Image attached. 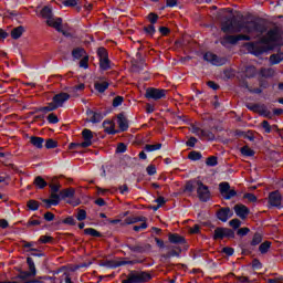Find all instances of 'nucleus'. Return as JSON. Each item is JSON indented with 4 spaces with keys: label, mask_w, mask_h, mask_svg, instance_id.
<instances>
[{
    "label": "nucleus",
    "mask_w": 283,
    "mask_h": 283,
    "mask_svg": "<svg viewBox=\"0 0 283 283\" xmlns=\"http://www.w3.org/2000/svg\"><path fill=\"white\" fill-rule=\"evenodd\" d=\"M60 196L61 198L65 199V198H73L74 196V190L73 188H69V189H65V190H62L60 192Z\"/></svg>",
    "instance_id": "36"
},
{
    "label": "nucleus",
    "mask_w": 283,
    "mask_h": 283,
    "mask_svg": "<svg viewBox=\"0 0 283 283\" xmlns=\"http://www.w3.org/2000/svg\"><path fill=\"white\" fill-rule=\"evenodd\" d=\"M63 223L71 227H74L76 224L73 217H66V219L63 220Z\"/></svg>",
    "instance_id": "59"
},
{
    "label": "nucleus",
    "mask_w": 283,
    "mask_h": 283,
    "mask_svg": "<svg viewBox=\"0 0 283 283\" xmlns=\"http://www.w3.org/2000/svg\"><path fill=\"white\" fill-rule=\"evenodd\" d=\"M28 208L31 211H38L39 210V202L36 200H29Z\"/></svg>",
    "instance_id": "42"
},
{
    "label": "nucleus",
    "mask_w": 283,
    "mask_h": 283,
    "mask_svg": "<svg viewBox=\"0 0 283 283\" xmlns=\"http://www.w3.org/2000/svg\"><path fill=\"white\" fill-rule=\"evenodd\" d=\"M282 61H283L282 52H277L276 54L270 55V65H277Z\"/></svg>",
    "instance_id": "25"
},
{
    "label": "nucleus",
    "mask_w": 283,
    "mask_h": 283,
    "mask_svg": "<svg viewBox=\"0 0 283 283\" xmlns=\"http://www.w3.org/2000/svg\"><path fill=\"white\" fill-rule=\"evenodd\" d=\"M43 202L49 206H57L59 205V195L51 193V197L49 199H45Z\"/></svg>",
    "instance_id": "27"
},
{
    "label": "nucleus",
    "mask_w": 283,
    "mask_h": 283,
    "mask_svg": "<svg viewBox=\"0 0 283 283\" xmlns=\"http://www.w3.org/2000/svg\"><path fill=\"white\" fill-rule=\"evenodd\" d=\"M197 198H199L201 202H208L211 199L209 187L205 186L201 181H197Z\"/></svg>",
    "instance_id": "6"
},
{
    "label": "nucleus",
    "mask_w": 283,
    "mask_h": 283,
    "mask_svg": "<svg viewBox=\"0 0 283 283\" xmlns=\"http://www.w3.org/2000/svg\"><path fill=\"white\" fill-rule=\"evenodd\" d=\"M180 253H181V249L176 248L175 250L169 251V253L164 254V258L166 259L178 258Z\"/></svg>",
    "instance_id": "37"
},
{
    "label": "nucleus",
    "mask_w": 283,
    "mask_h": 283,
    "mask_svg": "<svg viewBox=\"0 0 283 283\" xmlns=\"http://www.w3.org/2000/svg\"><path fill=\"white\" fill-rule=\"evenodd\" d=\"M247 51H249L250 54L255 56H259L260 54H262V52H264V50L260 48L259 42L247 43Z\"/></svg>",
    "instance_id": "16"
},
{
    "label": "nucleus",
    "mask_w": 283,
    "mask_h": 283,
    "mask_svg": "<svg viewBox=\"0 0 283 283\" xmlns=\"http://www.w3.org/2000/svg\"><path fill=\"white\" fill-rule=\"evenodd\" d=\"M222 253L227 254V256H232L234 250L232 248H222Z\"/></svg>",
    "instance_id": "62"
},
{
    "label": "nucleus",
    "mask_w": 283,
    "mask_h": 283,
    "mask_svg": "<svg viewBox=\"0 0 283 283\" xmlns=\"http://www.w3.org/2000/svg\"><path fill=\"white\" fill-rule=\"evenodd\" d=\"M144 31H146L148 35H154L156 33V28L154 24H149L148 27L144 28Z\"/></svg>",
    "instance_id": "52"
},
{
    "label": "nucleus",
    "mask_w": 283,
    "mask_h": 283,
    "mask_svg": "<svg viewBox=\"0 0 283 283\" xmlns=\"http://www.w3.org/2000/svg\"><path fill=\"white\" fill-rule=\"evenodd\" d=\"M229 226L232 229H239L240 228V220L239 219H232V220H230Z\"/></svg>",
    "instance_id": "53"
},
{
    "label": "nucleus",
    "mask_w": 283,
    "mask_h": 283,
    "mask_svg": "<svg viewBox=\"0 0 283 283\" xmlns=\"http://www.w3.org/2000/svg\"><path fill=\"white\" fill-rule=\"evenodd\" d=\"M146 171L148 172V176H154V175H156V166L149 165V166L146 168Z\"/></svg>",
    "instance_id": "60"
},
{
    "label": "nucleus",
    "mask_w": 283,
    "mask_h": 283,
    "mask_svg": "<svg viewBox=\"0 0 283 283\" xmlns=\"http://www.w3.org/2000/svg\"><path fill=\"white\" fill-rule=\"evenodd\" d=\"M239 41H251V36L250 35H243V34L227 35V36H224V39H222L221 43H222V45H227V44L234 45Z\"/></svg>",
    "instance_id": "10"
},
{
    "label": "nucleus",
    "mask_w": 283,
    "mask_h": 283,
    "mask_svg": "<svg viewBox=\"0 0 283 283\" xmlns=\"http://www.w3.org/2000/svg\"><path fill=\"white\" fill-rule=\"evenodd\" d=\"M166 94H167V91L160 90V88L149 87L148 90H146V98L148 99H154V101L163 99L164 97H166Z\"/></svg>",
    "instance_id": "9"
},
{
    "label": "nucleus",
    "mask_w": 283,
    "mask_h": 283,
    "mask_svg": "<svg viewBox=\"0 0 283 283\" xmlns=\"http://www.w3.org/2000/svg\"><path fill=\"white\" fill-rule=\"evenodd\" d=\"M249 232H251V230L249 228H240L237 232V234L239 237H245L247 234H249Z\"/></svg>",
    "instance_id": "57"
},
{
    "label": "nucleus",
    "mask_w": 283,
    "mask_h": 283,
    "mask_svg": "<svg viewBox=\"0 0 283 283\" xmlns=\"http://www.w3.org/2000/svg\"><path fill=\"white\" fill-rule=\"evenodd\" d=\"M78 66L83 70H87L88 69V56H84L83 60H81V62H78Z\"/></svg>",
    "instance_id": "47"
},
{
    "label": "nucleus",
    "mask_w": 283,
    "mask_h": 283,
    "mask_svg": "<svg viewBox=\"0 0 283 283\" xmlns=\"http://www.w3.org/2000/svg\"><path fill=\"white\" fill-rule=\"evenodd\" d=\"M240 154L244 157H252L254 156V150L249 146H244L240 148Z\"/></svg>",
    "instance_id": "32"
},
{
    "label": "nucleus",
    "mask_w": 283,
    "mask_h": 283,
    "mask_svg": "<svg viewBox=\"0 0 283 283\" xmlns=\"http://www.w3.org/2000/svg\"><path fill=\"white\" fill-rule=\"evenodd\" d=\"M198 135L201 136L202 138H207L209 140H213L214 135L213 133L207 132V130H199Z\"/></svg>",
    "instance_id": "39"
},
{
    "label": "nucleus",
    "mask_w": 283,
    "mask_h": 283,
    "mask_svg": "<svg viewBox=\"0 0 283 283\" xmlns=\"http://www.w3.org/2000/svg\"><path fill=\"white\" fill-rule=\"evenodd\" d=\"M123 102H124V97H122V96H116V97H114V99L112 101V107H119Z\"/></svg>",
    "instance_id": "44"
},
{
    "label": "nucleus",
    "mask_w": 283,
    "mask_h": 283,
    "mask_svg": "<svg viewBox=\"0 0 283 283\" xmlns=\"http://www.w3.org/2000/svg\"><path fill=\"white\" fill-rule=\"evenodd\" d=\"M212 238L214 240H221L224 238H234V232L231 229L217 228V229H214V234Z\"/></svg>",
    "instance_id": "12"
},
{
    "label": "nucleus",
    "mask_w": 283,
    "mask_h": 283,
    "mask_svg": "<svg viewBox=\"0 0 283 283\" xmlns=\"http://www.w3.org/2000/svg\"><path fill=\"white\" fill-rule=\"evenodd\" d=\"M102 127L104 128V132H106V134L114 135L117 133L116 129H114V122L112 120H105L104 123H102Z\"/></svg>",
    "instance_id": "23"
},
{
    "label": "nucleus",
    "mask_w": 283,
    "mask_h": 283,
    "mask_svg": "<svg viewBox=\"0 0 283 283\" xmlns=\"http://www.w3.org/2000/svg\"><path fill=\"white\" fill-rule=\"evenodd\" d=\"M28 266L29 271L21 272L18 280L11 282L0 281V283H38V281L23 282L25 279L35 277V275L38 274V270L35 269V263L33 262V259L28 258Z\"/></svg>",
    "instance_id": "3"
},
{
    "label": "nucleus",
    "mask_w": 283,
    "mask_h": 283,
    "mask_svg": "<svg viewBox=\"0 0 283 283\" xmlns=\"http://www.w3.org/2000/svg\"><path fill=\"white\" fill-rule=\"evenodd\" d=\"M41 17H43V19H53V12L51 8L44 7L43 9H41Z\"/></svg>",
    "instance_id": "33"
},
{
    "label": "nucleus",
    "mask_w": 283,
    "mask_h": 283,
    "mask_svg": "<svg viewBox=\"0 0 283 283\" xmlns=\"http://www.w3.org/2000/svg\"><path fill=\"white\" fill-rule=\"evenodd\" d=\"M146 221H147L146 217H128L124 219V222L122 223V226H132L139 222L146 223Z\"/></svg>",
    "instance_id": "19"
},
{
    "label": "nucleus",
    "mask_w": 283,
    "mask_h": 283,
    "mask_svg": "<svg viewBox=\"0 0 283 283\" xmlns=\"http://www.w3.org/2000/svg\"><path fill=\"white\" fill-rule=\"evenodd\" d=\"M203 60L211 63V65L213 66H222L227 62L226 59L219 57L217 54H213L211 52L205 53Z\"/></svg>",
    "instance_id": "11"
},
{
    "label": "nucleus",
    "mask_w": 283,
    "mask_h": 283,
    "mask_svg": "<svg viewBox=\"0 0 283 283\" xmlns=\"http://www.w3.org/2000/svg\"><path fill=\"white\" fill-rule=\"evenodd\" d=\"M275 74V71L273 69H262L260 70V76L270 78L273 77Z\"/></svg>",
    "instance_id": "29"
},
{
    "label": "nucleus",
    "mask_w": 283,
    "mask_h": 283,
    "mask_svg": "<svg viewBox=\"0 0 283 283\" xmlns=\"http://www.w3.org/2000/svg\"><path fill=\"white\" fill-rule=\"evenodd\" d=\"M260 242H262V235L260 233L254 234V237L252 238V241L250 244H252V247H256L260 244Z\"/></svg>",
    "instance_id": "43"
},
{
    "label": "nucleus",
    "mask_w": 283,
    "mask_h": 283,
    "mask_svg": "<svg viewBox=\"0 0 283 283\" xmlns=\"http://www.w3.org/2000/svg\"><path fill=\"white\" fill-rule=\"evenodd\" d=\"M116 153H118V154H124V153H126V145H124V144H118V147H116Z\"/></svg>",
    "instance_id": "63"
},
{
    "label": "nucleus",
    "mask_w": 283,
    "mask_h": 283,
    "mask_svg": "<svg viewBox=\"0 0 283 283\" xmlns=\"http://www.w3.org/2000/svg\"><path fill=\"white\" fill-rule=\"evenodd\" d=\"M282 197L279 191L270 192L268 196V203L272 207H280Z\"/></svg>",
    "instance_id": "17"
},
{
    "label": "nucleus",
    "mask_w": 283,
    "mask_h": 283,
    "mask_svg": "<svg viewBox=\"0 0 283 283\" xmlns=\"http://www.w3.org/2000/svg\"><path fill=\"white\" fill-rule=\"evenodd\" d=\"M85 56L88 57V55H86L85 49L76 48L73 50L74 59L80 60V59H84Z\"/></svg>",
    "instance_id": "26"
},
{
    "label": "nucleus",
    "mask_w": 283,
    "mask_h": 283,
    "mask_svg": "<svg viewBox=\"0 0 283 283\" xmlns=\"http://www.w3.org/2000/svg\"><path fill=\"white\" fill-rule=\"evenodd\" d=\"M45 148L46 149H55L56 148V142L53 140V139H46Z\"/></svg>",
    "instance_id": "48"
},
{
    "label": "nucleus",
    "mask_w": 283,
    "mask_h": 283,
    "mask_svg": "<svg viewBox=\"0 0 283 283\" xmlns=\"http://www.w3.org/2000/svg\"><path fill=\"white\" fill-rule=\"evenodd\" d=\"M168 240H169V243H174V244H184L185 243L184 237H181L177 233L169 234Z\"/></svg>",
    "instance_id": "24"
},
{
    "label": "nucleus",
    "mask_w": 283,
    "mask_h": 283,
    "mask_svg": "<svg viewBox=\"0 0 283 283\" xmlns=\"http://www.w3.org/2000/svg\"><path fill=\"white\" fill-rule=\"evenodd\" d=\"M23 34V27H18L11 30V39L19 40L21 35Z\"/></svg>",
    "instance_id": "28"
},
{
    "label": "nucleus",
    "mask_w": 283,
    "mask_h": 283,
    "mask_svg": "<svg viewBox=\"0 0 283 283\" xmlns=\"http://www.w3.org/2000/svg\"><path fill=\"white\" fill-rule=\"evenodd\" d=\"M268 283H283V277L277 276L276 279H268Z\"/></svg>",
    "instance_id": "64"
},
{
    "label": "nucleus",
    "mask_w": 283,
    "mask_h": 283,
    "mask_svg": "<svg viewBox=\"0 0 283 283\" xmlns=\"http://www.w3.org/2000/svg\"><path fill=\"white\" fill-rule=\"evenodd\" d=\"M206 165L209 167H216L217 166V157L211 156L207 158Z\"/></svg>",
    "instance_id": "50"
},
{
    "label": "nucleus",
    "mask_w": 283,
    "mask_h": 283,
    "mask_svg": "<svg viewBox=\"0 0 283 283\" xmlns=\"http://www.w3.org/2000/svg\"><path fill=\"white\" fill-rule=\"evenodd\" d=\"M144 149L148 153H151V151H156V150H159L161 149V144H156V145H146L144 147Z\"/></svg>",
    "instance_id": "40"
},
{
    "label": "nucleus",
    "mask_w": 283,
    "mask_h": 283,
    "mask_svg": "<svg viewBox=\"0 0 283 283\" xmlns=\"http://www.w3.org/2000/svg\"><path fill=\"white\" fill-rule=\"evenodd\" d=\"M270 245H271L270 241H264L262 244H260L259 252L262 254L269 253Z\"/></svg>",
    "instance_id": "35"
},
{
    "label": "nucleus",
    "mask_w": 283,
    "mask_h": 283,
    "mask_svg": "<svg viewBox=\"0 0 283 283\" xmlns=\"http://www.w3.org/2000/svg\"><path fill=\"white\" fill-rule=\"evenodd\" d=\"M33 185H35L38 189H45V187H48V182L42 177H36Z\"/></svg>",
    "instance_id": "31"
},
{
    "label": "nucleus",
    "mask_w": 283,
    "mask_h": 283,
    "mask_svg": "<svg viewBox=\"0 0 283 283\" xmlns=\"http://www.w3.org/2000/svg\"><path fill=\"white\" fill-rule=\"evenodd\" d=\"M84 234L93 237V238H101V232L96 231L93 228L84 229Z\"/></svg>",
    "instance_id": "34"
},
{
    "label": "nucleus",
    "mask_w": 283,
    "mask_h": 283,
    "mask_svg": "<svg viewBox=\"0 0 283 283\" xmlns=\"http://www.w3.org/2000/svg\"><path fill=\"white\" fill-rule=\"evenodd\" d=\"M282 35L277 29H272L268 31L266 36L260 40V43L264 45H282L283 42L281 40Z\"/></svg>",
    "instance_id": "4"
},
{
    "label": "nucleus",
    "mask_w": 283,
    "mask_h": 283,
    "mask_svg": "<svg viewBox=\"0 0 283 283\" xmlns=\"http://www.w3.org/2000/svg\"><path fill=\"white\" fill-rule=\"evenodd\" d=\"M108 88V82H101L94 84V90L98 93H104Z\"/></svg>",
    "instance_id": "30"
},
{
    "label": "nucleus",
    "mask_w": 283,
    "mask_h": 283,
    "mask_svg": "<svg viewBox=\"0 0 283 283\" xmlns=\"http://www.w3.org/2000/svg\"><path fill=\"white\" fill-rule=\"evenodd\" d=\"M118 128L119 132L128 130V119L123 114L118 115Z\"/></svg>",
    "instance_id": "22"
},
{
    "label": "nucleus",
    "mask_w": 283,
    "mask_h": 283,
    "mask_svg": "<svg viewBox=\"0 0 283 283\" xmlns=\"http://www.w3.org/2000/svg\"><path fill=\"white\" fill-rule=\"evenodd\" d=\"M234 213L240 218V220H247L251 210L244 205H237L234 206Z\"/></svg>",
    "instance_id": "14"
},
{
    "label": "nucleus",
    "mask_w": 283,
    "mask_h": 283,
    "mask_svg": "<svg viewBox=\"0 0 283 283\" xmlns=\"http://www.w3.org/2000/svg\"><path fill=\"white\" fill-rule=\"evenodd\" d=\"M219 191L221 192V196L222 198H224V200H231V198H234L237 196V191L231 189L229 182L219 184Z\"/></svg>",
    "instance_id": "8"
},
{
    "label": "nucleus",
    "mask_w": 283,
    "mask_h": 283,
    "mask_svg": "<svg viewBox=\"0 0 283 283\" xmlns=\"http://www.w3.org/2000/svg\"><path fill=\"white\" fill-rule=\"evenodd\" d=\"M46 19V25L55 29L57 32H62L63 35H65V32L63 29H61V24L63 23V20L61 18H45Z\"/></svg>",
    "instance_id": "15"
},
{
    "label": "nucleus",
    "mask_w": 283,
    "mask_h": 283,
    "mask_svg": "<svg viewBox=\"0 0 283 283\" xmlns=\"http://www.w3.org/2000/svg\"><path fill=\"white\" fill-rule=\"evenodd\" d=\"M111 190L108 189H104V188H101V187H96V193L98 196H106V193H108Z\"/></svg>",
    "instance_id": "61"
},
{
    "label": "nucleus",
    "mask_w": 283,
    "mask_h": 283,
    "mask_svg": "<svg viewBox=\"0 0 283 283\" xmlns=\"http://www.w3.org/2000/svg\"><path fill=\"white\" fill-rule=\"evenodd\" d=\"M196 187H197V181H187V184H185V191L193 192V190H196Z\"/></svg>",
    "instance_id": "38"
},
{
    "label": "nucleus",
    "mask_w": 283,
    "mask_h": 283,
    "mask_svg": "<svg viewBox=\"0 0 283 283\" xmlns=\"http://www.w3.org/2000/svg\"><path fill=\"white\" fill-rule=\"evenodd\" d=\"M98 60L101 62V70L108 71L111 70V60H108V52L106 49L101 48L97 51Z\"/></svg>",
    "instance_id": "7"
},
{
    "label": "nucleus",
    "mask_w": 283,
    "mask_h": 283,
    "mask_svg": "<svg viewBox=\"0 0 283 283\" xmlns=\"http://www.w3.org/2000/svg\"><path fill=\"white\" fill-rule=\"evenodd\" d=\"M46 122H49V124H56L59 123V118L55 114L51 113L49 116H46Z\"/></svg>",
    "instance_id": "46"
},
{
    "label": "nucleus",
    "mask_w": 283,
    "mask_h": 283,
    "mask_svg": "<svg viewBox=\"0 0 283 283\" xmlns=\"http://www.w3.org/2000/svg\"><path fill=\"white\" fill-rule=\"evenodd\" d=\"M244 199L249 200V202H256V196L253 193H244L243 197Z\"/></svg>",
    "instance_id": "54"
},
{
    "label": "nucleus",
    "mask_w": 283,
    "mask_h": 283,
    "mask_svg": "<svg viewBox=\"0 0 283 283\" xmlns=\"http://www.w3.org/2000/svg\"><path fill=\"white\" fill-rule=\"evenodd\" d=\"M83 139L84 142L78 144V146H81V148H88L93 145V132L91 129H84L83 133Z\"/></svg>",
    "instance_id": "13"
},
{
    "label": "nucleus",
    "mask_w": 283,
    "mask_h": 283,
    "mask_svg": "<svg viewBox=\"0 0 283 283\" xmlns=\"http://www.w3.org/2000/svg\"><path fill=\"white\" fill-rule=\"evenodd\" d=\"M262 128L266 134H270L272 132V126H270L268 120L262 122Z\"/></svg>",
    "instance_id": "56"
},
{
    "label": "nucleus",
    "mask_w": 283,
    "mask_h": 283,
    "mask_svg": "<svg viewBox=\"0 0 283 283\" xmlns=\"http://www.w3.org/2000/svg\"><path fill=\"white\" fill-rule=\"evenodd\" d=\"M221 31L227 34H234L239 32H244L247 34L264 33V29H262L258 22H239L230 19L221 22Z\"/></svg>",
    "instance_id": "1"
},
{
    "label": "nucleus",
    "mask_w": 283,
    "mask_h": 283,
    "mask_svg": "<svg viewBox=\"0 0 283 283\" xmlns=\"http://www.w3.org/2000/svg\"><path fill=\"white\" fill-rule=\"evenodd\" d=\"M53 242V238L52 237H48V235H43L39 238V243H43V244H48Z\"/></svg>",
    "instance_id": "49"
},
{
    "label": "nucleus",
    "mask_w": 283,
    "mask_h": 283,
    "mask_svg": "<svg viewBox=\"0 0 283 283\" xmlns=\"http://www.w3.org/2000/svg\"><path fill=\"white\" fill-rule=\"evenodd\" d=\"M151 280V275L148 272H129L128 279L122 281V283H148Z\"/></svg>",
    "instance_id": "5"
},
{
    "label": "nucleus",
    "mask_w": 283,
    "mask_h": 283,
    "mask_svg": "<svg viewBox=\"0 0 283 283\" xmlns=\"http://www.w3.org/2000/svg\"><path fill=\"white\" fill-rule=\"evenodd\" d=\"M76 4H77L76 0H64L63 1L64 7L73 8V7H76Z\"/></svg>",
    "instance_id": "58"
},
{
    "label": "nucleus",
    "mask_w": 283,
    "mask_h": 283,
    "mask_svg": "<svg viewBox=\"0 0 283 283\" xmlns=\"http://www.w3.org/2000/svg\"><path fill=\"white\" fill-rule=\"evenodd\" d=\"M148 21L151 23V25L156 24L158 22V14L151 12L148 14Z\"/></svg>",
    "instance_id": "51"
},
{
    "label": "nucleus",
    "mask_w": 283,
    "mask_h": 283,
    "mask_svg": "<svg viewBox=\"0 0 283 283\" xmlns=\"http://www.w3.org/2000/svg\"><path fill=\"white\" fill-rule=\"evenodd\" d=\"M245 75L249 78L254 77L256 75V69L254 66L247 67Z\"/></svg>",
    "instance_id": "41"
},
{
    "label": "nucleus",
    "mask_w": 283,
    "mask_h": 283,
    "mask_svg": "<svg viewBox=\"0 0 283 283\" xmlns=\"http://www.w3.org/2000/svg\"><path fill=\"white\" fill-rule=\"evenodd\" d=\"M71 98V95L66 93H59L53 96V102H50L45 107L41 108V112L49 113L54 112L56 108L63 107V104Z\"/></svg>",
    "instance_id": "2"
},
{
    "label": "nucleus",
    "mask_w": 283,
    "mask_h": 283,
    "mask_svg": "<svg viewBox=\"0 0 283 283\" xmlns=\"http://www.w3.org/2000/svg\"><path fill=\"white\" fill-rule=\"evenodd\" d=\"M76 220L85 221L86 220V211L83 209L78 210V212H76Z\"/></svg>",
    "instance_id": "45"
},
{
    "label": "nucleus",
    "mask_w": 283,
    "mask_h": 283,
    "mask_svg": "<svg viewBox=\"0 0 283 283\" xmlns=\"http://www.w3.org/2000/svg\"><path fill=\"white\" fill-rule=\"evenodd\" d=\"M231 217L232 211L230 208H223L217 212V219L221 220V222H227Z\"/></svg>",
    "instance_id": "18"
},
{
    "label": "nucleus",
    "mask_w": 283,
    "mask_h": 283,
    "mask_svg": "<svg viewBox=\"0 0 283 283\" xmlns=\"http://www.w3.org/2000/svg\"><path fill=\"white\" fill-rule=\"evenodd\" d=\"M189 159L191 160H200L201 159V154L197 151H191L189 153Z\"/></svg>",
    "instance_id": "55"
},
{
    "label": "nucleus",
    "mask_w": 283,
    "mask_h": 283,
    "mask_svg": "<svg viewBox=\"0 0 283 283\" xmlns=\"http://www.w3.org/2000/svg\"><path fill=\"white\" fill-rule=\"evenodd\" d=\"M29 143L38 149H43V144L46 143L43 137H38V136H31L29 137Z\"/></svg>",
    "instance_id": "21"
},
{
    "label": "nucleus",
    "mask_w": 283,
    "mask_h": 283,
    "mask_svg": "<svg viewBox=\"0 0 283 283\" xmlns=\"http://www.w3.org/2000/svg\"><path fill=\"white\" fill-rule=\"evenodd\" d=\"M86 116L93 124H98L103 120V115L101 113H94L93 111H86Z\"/></svg>",
    "instance_id": "20"
}]
</instances>
